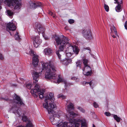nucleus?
Instances as JSON below:
<instances>
[{
  "mask_svg": "<svg viewBox=\"0 0 127 127\" xmlns=\"http://www.w3.org/2000/svg\"><path fill=\"white\" fill-rule=\"evenodd\" d=\"M113 117L118 122H119L121 120H122L120 118L118 117L116 115H114Z\"/></svg>",
  "mask_w": 127,
  "mask_h": 127,
  "instance_id": "b1692460",
  "label": "nucleus"
},
{
  "mask_svg": "<svg viewBox=\"0 0 127 127\" xmlns=\"http://www.w3.org/2000/svg\"><path fill=\"white\" fill-rule=\"evenodd\" d=\"M83 85H84L86 84H89L90 86H91L92 85L94 84V81H91L90 82H88L85 81H84L83 82Z\"/></svg>",
  "mask_w": 127,
  "mask_h": 127,
  "instance_id": "a878e982",
  "label": "nucleus"
},
{
  "mask_svg": "<svg viewBox=\"0 0 127 127\" xmlns=\"http://www.w3.org/2000/svg\"><path fill=\"white\" fill-rule=\"evenodd\" d=\"M66 55L67 57H70L74 53H71L70 52H68L66 51H65Z\"/></svg>",
  "mask_w": 127,
  "mask_h": 127,
  "instance_id": "7c9ffc66",
  "label": "nucleus"
},
{
  "mask_svg": "<svg viewBox=\"0 0 127 127\" xmlns=\"http://www.w3.org/2000/svg\"><path fill=\"white\" fill-rule=\"evenodd\" d=\"M44 52L46 55H49L52 52V51L50 48H47L44 49Z\"/></svg>",
  "mask_w": 127,
  "mask_h": 127,
  "instance_id": "aec40b11",
  "label": "nucleus"
},
{
  "mask_svg": "<svg viewBox=\"0 0 127 127\" xmlns=\"http://www.w3.org/2000/svg\"><path fill=\"white\" fill-rule=\"evenodd\" d=\"M28 123L27 124L26 127H32L33 126L32 122L30 120H28Z\"/></svg>",
  "mask_w": 127,
  "mask_h": 127,
  "instance_id": "bb28decb",
  "label": "nucleus"
},
{
  "mask_svg": "<svg viewBox=\"0 0 127 127\" xmlns=\"http://www.w3.org/2000/svg\"><path fill=\"white\" fill-rule=\"evenodd\" d=\"M56 109H53V110L54 111V113H53L49 114L51 115V116L50 117L49 119L51 121L52 124L53 125H56L59 122V118L60 117V115L57 114L56 113H55V112L54 110Z\"/></svg>",
  "mask_w": 127,
  "mask_h": 127,
  "instance_id": "1a4fd4ad",
  "label": "nucleus"
},
{
  "mask_svg": "<svg viewBox=\"0 0 127 127\" xmlns=\"http://www.w3.org/2000/svg\"><path fill=\"white\" fill-rule=\"evenodd\" d=\"M27 53L28 54H30L31 56H33L32 59V64L34 67L37 66L38 65L39 62L38 56L35 55L34 54V52L31 50H30L29 52Z\"/></svg>",
  "mask_w": 127,
  "mask_h": 127,
  "instance_id": "9d476101",
  "label": "nucleus"
},
{
  "mask_svg": "<svg viewBox=\"0 0 127 127\" xmlns=\"http://www.w3.org/2000/svg\"><path fill=\"white\" fill-rule=\"evenodd\" d=\"M35 28L38 32V33L43 34L44 33L45 29L44 27L42 26L40 24L36 23L35 24Z\"/></svg>",
  "mask_w": 127,
  "mask_h": 127,
  "instance_id": "4468645a",
  "label": "nucleus"
},
{
  "mask_svg": "<svg viewBox=\"0 0 127 127\" xmlns=\"http://www.w3.org/2000/svg\"><path fill=\"white\" fill-rule=\"evenodd\" d=\"M31 93L34 95L35 97H37L39 95V98L42 99L43 97V95L44 94V92H40L39 89V86L37 84H36L35 85V88L31 91Z\"/></svg>",
  "mask_w": 127,
  "mask_h": 127,
  "instance_id": "423d86ee",
  "label": "nucleus"
},
{
  "mask_svg": "<svg viewBox=\"0 0 127 127\" xmlns=\"http://www.w3.org/2000/svg\"><path fill=\"white\" fill-rule=\"evenodd\" d=\"M104 7L105 11L107 12H108L109 10V7L108 5L106 4H105Z\"/></svg>",
  "mask_w": 127,
  "mask_h": 127,
  "instance_id": "72a5a7b5",
  "label": "nucleus"
},
{
  "mask_svg": "<svg viewBox=\"0 0 127 127\" xmlns=\"http://www.w3.org/2000/svg\"><path fill=\"white\" fill-rule=\"evenodd\" d=\"M124 26L125 28L126 29H127V21H126L125 22L124 25Z\"/></svg>",
  "mask_w": 127,
  "mask_h": 127,
  "instance_id": "79ce46f5",
  "label": "nucleus"
},
{
  "mask_svg": "<svg viewBox=\"0 0 127 127\" xmlns=\"http://www.w3.org/2000/svg\"><path fill=\"white\" fill-rule=\"evenodd\" d=\"M83 63L84 65V67L88 65H89L88 60L86 59H84L83 60Z\"/></svg>",
  "mask_w": 127,
  "mask_h": 127,
  "instance_id": "5701e85b",
  "label": "nucleus"
},
{
  "mask_svg": "<svg viewBox=\"0 0 127 127\" xmlns=\"http://www.w3.org/2000/svg\"><path fill=\"white\" fill-rule=\"evenodd\" d=\"M74 21L72 19H70L68 20V22L70 24H72L74 23Z\"/></svg>",
  "mask_w": 127,
  "mask_h": 127,
  "instance_id": "58836bf2",
  "label": "nucleus"
},
{
  "mask_svg": "<svg viewBox=\"0 0 127 127\" xmlns=\"http://www.w3.org/2000/svg\"><path fill=\"white\" fill-rule=\"evenodd\" d=\"M72 60L70 59H65L62 61V63L64 65H66L71 63Z\"/></svg>",
  "mask_w": 127,
  "mask_h": 127,
  "instance_id": "6ab92c4d",
  "label": "nucleus"
},
{
  "mask_svg": "<svg viewBox=\"0 0 127 127\" xmlns=\"http://www.w3.org/2000/svg\"><path fill=\"white\" fill-rule=\"evenodd\" d=\"M94 106V107L97 108L98 107V105L95 102H94L93 103Z\"/></svg>",
  "mask_w": 127,
  "mask_h": 127,
  "instance_id": "4c0bfd02",
  "label": "nucleus"
},
{
  "mask_svg": "<svg viewBox=\"0 0 127 127\" xmlns=\"http://www.w3.org/2000/svg\"><path fill=\"white\" fill-rule=\"evenodd\" d=\"M57 97L58 98H61L62 99H64L66 98V96L63 95L62 94H60L57 96Z\"/></svg>",
  "mask_w": 127,
  "mask_h": 127,
  "instance_id": "c756f323",
  "label": "nucleus"
},
{
  "mask_svg": "<svg viewBox=\"0 0 127 127\" xmlns=\"http://www.w3.org/2000/svg\"><path fill=\"white\" fill-rule=\"evenodd\" d=\"M49 13L51 15L53 16V17L55 18V16L54 15L53 16V13L52 12L50 11L49 12Z\"/></svg>",
  "mask_w": 127,
  "mask_h": 127,
  "instance_id": "c03bdc74",
  "label": "nucleus"
},
{
  "mask_svg": "<svg viewBox=\"0 0 127 127\" xmlns=\"http://www.w3.org/2000/svg\"><path fill=\"white\" fill-rule=\"evenodd\" d=\"M4 59L3 56L2 54L0 53V59L1 60H3Z\"/></svg>",
  "mask_w": 127,
  "mask_h": 127,
  "instance_id": "37998d69",
  "label": "nucleus"
},
{
  "mask_svg": "<svg viewBox=\"0 0 127 127\" xmlns=\"http://www.w3.org/2000/svg\"><path fill=\"white\" fill-rule=\"evenodd\" d=\"M12 102V106L11 111L15 114H17L19 116H21V109L20 107L24 105L23 101L20 97L17 95H15L13 100H11Z\"/></svg>",
  "mask_w": 127,
  "mask_h": 127,
  "instance_id": "39448f33",
  "label": "nucleus"
},
{
  "mask_svg": "<svg viewBox=\"0 0 127 127\" xmlns=\"http://www.w3.org/2000/svg\"><path fill=\"white\" fill-rule=\"evenodd\" d=\"M1 6L0 5V10L1 9Z\"/></svg>",
  "mask_w": 127,
  "mask_h": 127,
  "instance_id": "603ef678",
  "label": "nucleus"
},
{
  "mask_svg": "<svg viewBox=\"0 0 127 127\" xmlns=\"http://www.w3.org/2000/svg\"><path fill=\"white\" fill-rule=\"evenodd\" d=\"M27 119V118L26 116H24L22 117V120L23 121H26Z\"/></svg>",
  "mask_w": 127,
  "mask_h": 127,
  "instance_id": "e433bc0d",
  "label": "nucleus"
},
{
  "mask_svg": "<svg viewBox=\"0 0 127 127\" xmlns=\"http://www.w3.org/2000/svg\"><path fill=\"white\" fill-rule=\"evenodd\" d=\"M5 0H3L4 3L6 4L9 6H13L15 4L14 7V9H19L21 7V1H18V0H9V4L8 3H5Z\"/></svg>",
  "mask_w": 127,
  "mask_h": 127,
  "instance_id": "0eeeda50",
  "label": "nucleus"
},
{
  "mask_svg": "<svg viewBox=\"0 0 127 127\" xmlns=\"http://www.w3.org/2000/svg\"><path fill=\"white\" fill-rule=\"evenodd\" d=\"M2 98L4 100H6V101H7L8 100V99H5V98Z\"/></svg>",
  "mask_w": 127,
  "mask_h": 127,
  "instance_id": "de8ad7c7",
  "label": "nucleus"
},
{
  "mask_svg": "<svg viewBox=\"0 0 127 127\" xmlns=\"http://www.w3.org/2000/svg\"><path fill=\"white\" fill-rule=\"evenodd\" d=\"M54 94L53 93H50L49 96L46 95L45 99V103H43V106L46 108L49 114L54 113L53 109H56V105L53 103L55 100Z\"/></svg>",
  "mask_w": 127,
  "mask_h": 127,
  "instance_id": "20e7f679",
  "label": "nucleus"
},
{
  "mask_svg": "<svg viewBox=\"0 0 127 127\" xmlns=\"http://www.w3.org/2000/svg\"><path fill=\"white\" fill-rule=\"evenodd\" d=\"M55 40L56 42L55 45H60L59 50L56 52L60 60L61 59V55L60 53L63 51L65 46L67 47L66 50V51L70 52L71 53L75 54L76 55L78 54L79 51L78 47L75 45H71L69 39L67 38L63 35L62 39H61L60 37L55 36Z\"/></svg>",
  "mask_w": 127,
  "mask_h": 127,
  "instance_id": "f257e3e1",
  "label": "nucleus"
},
{
  "mask_svg": "<svg viewBox=\"0 0 127 127\" xmlns=\"http://www.w3.org/2000/svg\"><path fill=\"white\" fill-rule=\"evenodd\" d=\"M7 12L8 15L9 16H11L13 15V12L11 11L8 10H7Z\"/></svg>",
  "mask_w": 127,
  "mask_h": 127,
  "instance_id": "cd10ccee",
  "label": "nucleus"
},
{
  "mask_svg": "<svg viewBox=\"0 0 127 127\" xmlns=\"http://www.w3.org/2000/svg\"><path fill=\"white\" fill-rule=\"evenodd\" d=\"M82 63L80 60L77 61L76 62V65L77 68L80 69L82 66Z\"/></svg>",
  "mask_w": 127,
  "mask_h": 127,
  "instance_id": "412c9836",
  "label": "nucleus"
},
{
  "mask_svg": "<svg viewBox=\"0 0 127 127\" xmlns=\"http://www.w3.org/2000/svg\"><path fill=\"white\" fill-rule=\"evenodd\" d=\"M43 70H46L45 74V78L46 79H55L56 78L55 73L53 72L56 71V68L53 62L43 63L42 64Z\"/></svg>",
  "mask_w": 127,
  "mask_h": 127,
  "instance_id": "7ed1b4c3",
  "label": "nucleus"
},
{
  "mask_svg": "<svg viewBox=\"0 0 127 127\" xmlns=\"http://www.w3.org/2000/svg\"><path fill=\"white\" fill-rule=\"evenodd\" d=\"M83 36L86 39H91L92 38L91 31L90 30H84L82 32Z\"/></svg>",
  "mask_w": 127,
  "mask_h": 127,
  "instance_id": "9b49d317",
  "label": "nucleus"
},
{
  "mask_svg": "<svg viewBox=\"0 0 127 127\" xmlns=\"http://www.w3.org/2000/svg\"><path fill=\"white\" fill-rule=\"evenodd\" d=\"M31 38L33 39V46L35 48L38 47L42 42V40L40 39L39 37L38 36H34V37H31Z\"/></svg>",
  "mask_w": 127,
  "mask_h": 127,
  "instance_id": "f8f14e48",
  "label": "nucleus"
},
{
  "mask_svg": "<svg viewBox=\"0 0 127 127\" xmlns=\"http://www.w3.org/2000/svg\"><path fill=\"white\" fill-rule=\"evenodd\" d=\"M77 108L81 112L84 113L85 112V110L82 107H78Z\"/></svg>",
  "mask_w": 127,
  "mask_h": 127,
  "instance_id": "2f4dec72",
  "label": "nucleus"
},
{
  "mask_svg": "<svg viewBox=\"0 0 127 127\" xmlns=\"http://www.w3.org/2000/svg\"><path fill=\"white\" fill-rule=\"evenodd\" d=\"M91 72V69L90 65L86 66L84 67L83 70V73L85 75H89Z\"/></svg>",
  "mask_w": 127,
  "mask_h": 127,
  "instance_id": "dca6fc26",
  "label": "nucleus"
},
{
  "mask_svg": "<svg viewBox=\"0 0 127 127\" xmlns=\"http://www.w3.org/2000/svg\"><path fill=\"white\" fill-rule=\"evenodd\" d=\"M15 39L16 40H19L20 39L18 32H16V33L15 34Z\"/></svg>",
  "mask_w": 127,
  "mask_h": 127,
  "instance_id": "c85d7f7f",
  "label": "nucleus"
},
{
  "mask_svg": "<svg viewBox=\"0 0 127 127\" xmlns=\"http://www.w3.org/2000/svg\"><path fill=\"white\" fill-rule=\"evenodd\" d=\"M111 35L112 37H113V38H115L116 37V36L114 35H112H112L111 34Z\"/></svg>",
  "mask_w": 127,
  "mask_h": 127,
  "instance_id": "49530a36",
  "label": "nucleus"
},
{
  "mask_svg": "<svg viewBox=\"0 0 127 127\" xmlns=\"http://www.w3.org/2000/svg\"><path fill=\"white\" fill-rule=\"evenodd\" d=\"M115 1V2H114L115 3H117L118 4H118H120V3H122V1H121L119 3L118 1V0H114Z\"/></svg>",
  "mask_w": 127,
  "mask_h": 127,
  "instance_id": "ea45409f",
  "label": "nucleus"
},
{
  "mask_svg": "<svg viewBox=\"0 0 127 127\" xmlns=\"http://www.w3.org/2000/svg\"><path fill=\"white\" fill-rule=\"evenodd\" d=\"M93 127H95V126L94 124L93 125Z\"/></svg>",
  "mask_w": 127,
  "mask_h": 127,
  "instance_id": "3c124183",
  "label": "nucleus"
},
{
  "mask_svg": "<svg viewBox=\"0 0 127 127\" xmlns=\"http://www.w3.org/2000/svg\"><path fill=\"white\" fill-rule=\"evenodd\" d=\"M43 37L44 38L45 40H48L49 38L47 36H46L45 34L44 33L43 34H42Z\"/></svg>",
  "mask_w": 127,
  "mask_h": 127,
  "instance_id": "c9c22d12",
  "label": "nucleus"
},
{
  "mask_svg": "<svg viewBox=\"0 0 127 127\" xmlns=\"http://www.w3.org/2000/svg\"><path fill=\"white\" fill-rule=\"evenodd\" d=\"M116 10V11L119 12L120 11L121 9V5L120 4H118V5L115 8Z\"/></svg>",
  "mask_w": 127,
  "mask_h": 127,
  "instance_id": "393cba45",
  "label": "nucleus"
},
{
  "mask_svg": "<svg viewBox=\"0 0 127 127\" xmlns=\"http://www.w3.org/2000/svg\"><path fill=\"white\" fill-rule=\"evenodd\" d=\"M16 29L15 26L12 22H9L6 25V30L8 31H9V30L13 31Z\"/></svg>",
  "mask_w": 127,
  "mask_h": 127,
  "instance_id": "ddd939ff",
  "label": "nucleus"
},
{
  "mask_svg": "<svg viewBox=\"0 0 127 127\" xmlns=\"http://www.w3.org/2000/svg\"><path fill=\"white\" fill-rule=\"evenodd\" d=\"M68 122H61L57 125V127H86L87 124L85 119H76L69 118Z\"/></svg>",
  "mask_w": 127,
  "mask_h": 127,
  "instance_id": "f03ea898",
  "label": "nucleus"
},
{
  "mask_svg": "<svg viewBox=\"0 0 127 127\" xmlns=\"http://www.w3.org/2000/svg\"><path fill=\"white\" fill-rule=\"evenodd\" d=\"M74 109L73 104L71 103H70L66 109V110L69 114V118H74L78 115L77 114L74 112L72 111Z\"/></svg>",
  "mask_w": 127,
  "mask_h": 127,
  "instance_id": "6e6552de",
  "label": "nucleus"
},
{
  "mask_svg": "<svg viewBox=\"0 0 127 127\" xmlns=\"http://www.w3.org/2000/svg\"><path fill=\"white\" fill-rule=\"evenodd\" d=\"M17 127H24L23 126H19Z\"/></svg>",
  "mask_w": 127,
  "mask_h": 127,
  "instance_id": "09e8293b",
  "label": "nucleus"
},
{
  "mask_svg": "<svg viewBox=\"0 0 127 127\" xmlns=\"http://www.w3.org/2000/svg\"><path fill=\"white\" fill-rule=\"evenodd\" d=\"M33 84H31L29 83L27 84H26V87L27 88L29 89H32V90H33V89L35 88V86H34V88H33V87H34Z\"/></svg>",
  "mask_w": 127,
  "mask_h": 127,
  "instance_id": "4be33fe9",
  "label": "nucleus"
},
{
  "mask_svg": "<svg viewBox=\"0 0 127 127\" xmlns=\"http://www.w3.org/2000/svg\"><path fill=\"white\" fill-rule=\"evenodd\" d=\"M13 86H15V87H16L17 86L15 84H13Z\"/></svg>",
  "mask_w": 127,
  "mask_h": 127,
  "instance_id": "8fccbe9b",
  "label": "nucleus"
},
{
  "mask_svg": "<svg viewBox=\"0 0 127 127\" xmlns=\"http://www.w3.org/2000/svg\"><path fill=\"white\" fill-rule=\"evenodd\" d=\"M71 79L73 80H75L76 82H78L79 81V79L76 77H72Z\"/></svg>",
  "mask_w": 127,
  "mask_h": 127,
  "instance_id": "f704fd0d",
  "label": "nucleus"
},
{
  "mask_svg": "<svg viewBox=\"0 0 127 127\" xmlns=\"http://www.w3.org/2000/svg\"><path fill=\"white\" fill-rule=\"evenodd\" d=\"M114 32H115V34L116 35H118L117 33L116 30L115 31H114Z\"/></svg>",
  "mask_w": 127,
  "mask_h": 127,
  "instance_id": "a18cd8bd",
  "label": "nucleus"
},
{
  "mask_svg": "<svg viewBox=\"0 0 127 127\" xmlns=\"http://www.w3.org/2000/svg\"><path fill=\"white\" fill-rule=\"evenodd\" d=\"M104 114L107 116H109L111 115L110 113L109 112H105Z\"/></svg>",
  "mask_w": 127,
  "mask_h": 127,
  "instance_id": "a19ab883",
  "label": "nucleus"
},
{
  "mask_svg": "<svg viewBox=\"0 0 127 127\" xmlns=\"http://www.w3.org/2000/svg\"><path fill=\"white\" fill-rule=\"evenodd\" d=\"M110 29L111 31V35L113 31H115L116 30V29L115 27H114L113 25L110 28Z\"/></svg>",
  "mask_w": 127,
  "mask_h": 127,
  "instance_id": "473e14b6",
  "label": "nucleus"
},
{
  "mask_svg": "<svg viewBox=\"0 0 127 127\" xmlns=\"http://www.w3.org/2000/svg\"><path fill=\"white\" fill-rule=\"evenodd\" d=\"M29 3L30 4V8L33 9H35L37 7L41 6V3L39 2L34 3L30 1Z\"/></svg>",
  "mask_w": 127,
  "mask_h": 127,
  "instance_id": "f3484780",
  "label": "nucleus"
},
{
  "mask_svg": "<svg viewBox=\"0 0 127 127\" xmlns=\"http://www.w3.org/2000/svg\"><path fill=\"white\" fill-rule=\"evenodd\" d=\"M57 82L58 83L60 82H62L64 83L65 85V86L66 87L69 84V83L67 82L66 80L61 78L59 76V78L57 80Z\"/></svg>",
  "mask_w": 127,
  "mask_h": 127,
  "instance_id": "a211bd4d",
  "label": "nucleus"
},
{
  "mask_svg": "<svg viewBox=\"0 0 127 127\" xmlns=\"http://www.w3.org/2000/svg\"><path fill=\"white\" fill-rule=\"evenodd\" d=\"M41 73L33 71L32 73V76L34 80L33 83H36L38 81L39 76Z\"/></svg>",
  "mask_w": 127,
  "mask_h": 127,
  "instance_id": "2eb2a0df",
  "label": "nucleus"
}]
</instances>
